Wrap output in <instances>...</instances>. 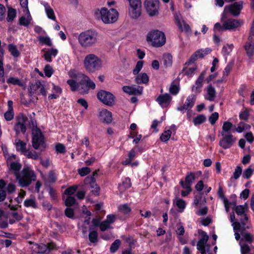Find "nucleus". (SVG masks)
<instances>
[{"mask_svg": "<svg viewBox=\"0 0 254 254\" xmlns=\"http://www.w3.org/2000/svg\"><path fill=\"white\" fill-rule=\"evenodd\" d=\"M122 89L124 92L129 95H141L142 94L143 87L134 85L131 86H124Z\"/></svg>", "mask_w": 254, "mask_h": 254, "instance_id": "ddd939ff", "label": "nucleus"}, {"mask_svg": "<svg viewBox=\"0 0 254 254\" xmlns=\"http://www.w3.org/2000/svg\"><path fill=\"white\" fill-rule=\"evenodd\" d=\"M183 26L181 20L178 18H176V23L180 31H184L185 33H190L191 32L190 25L185 21H183Z\"/></svg>", "mask_w": 254, "mask_h": 254, "instance_id": "b1692460", "label": "nucleus"}, {"mask_svg": "<svg viewBox=\"0 0 254 254\" xmlns=\"http://www.w3.org/2000/svg\"><path fill=\"white\" fill-rule=\"evenodd\" d=\"M245 206H246V208H247L246 204L245 205H240L236 206L235 211L238 215L241 216L242 215L245 213Z\"/></svg>", "mask_w": 254, "mask_h": 254, "instance_id": "e2e57ef3", "label": "nucleus"}, {"mask_svg": "<svg viewBox=\"0 0 254 254\" xmlns=\"http://www.w3.org/2000/svg\"><path fill=\"white\" fill-rule=\"evenodd\" d=\"M233 127V125L231 122L229 121L224 122L222 126V130L221 133V135H224L225 132H229Z\"/></svg>", "mask_w": 254, "mask_h": 254, "instance_id": "e433bc0d", "label": "nucleus"}, {"mask_svg": "<svg viewBox=\"0 0 254 254\" xmlns=\"http://www.w3.org/2000/svg\"><path fill=\"white\" fill-rule=\"evenodd\" d=\"M242 24V22L241 20L234 19H228L224 22L226 30L238 28L241 26Z\"/></svg>", "mask_w": 254, "mask_h": 254, "instance_id": "a211bd4d", "label": "nucleus"}, {"mask_svg": "<svg viewBox=\"0 0 254 254\" xmlns=\"http://www.w3.org/2000/svg\"><path fill=\"white\" fill-rule=\"evenodd\" d=\"M85 185H89L91 188H94V185H96V179L93 176H87L84 180Z\"/></svg>", "mask_w": 254, "mask_h": 254, "instance_id": "de8ad7c7", "label": "nucleus"}, {"mask_svg": "<svg viewBox=\"0 0 254 254\" xmlns=\"http://www.w3.org/2000/svg\"><path fill=\"white\" fill-rule=\"evenodd\" d=\"M143 61H139L137 62L134 68L133 69V74L134 75H137L139 74V71L141 70L143 65Z\"/></svg>", "mask_w": 254, "mask_h": 254, "instance_id": "6e6d98bb", "label": "nucleus"}, {"mask_svg": "<svg viewBox=\"0 0 254 254\" xmlns=\"http://www.w3.org/2000/svg\"><path fill=\"white\" fill-rule=\"evenodd\" d=\"M99 13L102 21L105 24L113 23L118 19L119 13L113 8L108 10L106 7H102Z\"/></svg>", "mask_w": 254, "mask_h": 254, "instance_id": "20e7f679", "label": "nucleus"}, {"mask_svg": "<svg viewBox=\"0 0 254 254\" xmlns=\"http://www.w3.org/2000/svg\"><path fill=\"white\" fill-rule=\"evenodd\" d=\"M67 84L70 86V90L72 92L78 91V81L75 79H68L66 81Z\"/></svg>", "mask_w": 254, "mask_h": 254, "instance_id": "c9c22d12", "label": "nucleus"}, {"mask_svg": "<svg viewBox=\"0 0 254 254\" xmlns=\"http://www.w3.org/2000/svg\"><path fill=\"white\" fill-rule=\"evenodd\" d=\"M15 120V123H22L25 124L28 121V119L24 113L20 112L16 116Z\"/></svg>", "mask_w": 254, "mask_h": 254, "instance_id": "58836bf2", "label": "nucleus"}, {"mask_svg": "<svg viewBox=\"0 0 254 254\" xmlns=\"http://www.w3.org/2000/svg\"><path fill=\"white\" fill-rule=\"evenodd\" d=\"M144 5L147 13L150 16L158 15L159 8V0H145Z\"/></svg>", "mask_w": 254, "mask_h": 254, "instance_id": "9d476101", "label": "nucleus"}, {"mask_svg": "<svg viewBox=\"0 0 254 254\" xmlns=\"http://www.w3.org/2000/svg\"><path fill=\"white\" fill-rule=\"evenodd\" d=\"M84 75V74L77 72L75 69H70L68 72L69 76L77 81L81 78V75Z\"/></svg>", "mask_w": 254, "mask_h": 254, "instance_id": "a19ab883", "label": "nucleus"}, {"mask_svg": "<svg viewBox=\"0 0 254 254\" xmlns=\"http://www.w3.org/2000/svg\"><path fill=\"white\" fill-rule=\"evenodd\" d=\"M219 118V114L217 112L213 113L208 118L210 123L213 125L215 124Z\"/></svg>", "mask_w": 254, "mask_h": 254, "instance_id": "680f3d73", "label": "nucleus"}, {"mask_svg": "<svg viewBox=\"0 0 254 254\" xmlns=\"http://www.w3.org/2000/svg\"><path fill=\"white\" fill-rule=\"evenodd\" d=\"M163 64L166 67H171L173 64V57L170 53L164 54L162 58Z\"/></svg>", "mask_w": 254, "mask_h": 254, "instance_id": "c85d7f7f", "label": "nucleus"}, {"mask_svg": "<svg viewBox=\"0 0 254 254\" xmlns=\"http://www.w3.org/2000/svg\"><path fill=\"white\" fill-rule=\"evenodd\" d=\"M146 40L154 47H161L166 43L165 34L158 30H153L147 35Z\"/></svg>", "mask_w": 254, "mask_h": 254, "instance_id": "7ed1b4c3", "label": "nucleus"}, {"mask_svg": "<svg viewBox=\"0 0 254 254\" xmlns=\"http://www.w3.org/2000/svg\"><path fill=\"white\" fill-rule=\"evenodd\" d=\"M211 52V50L210 48L200 49L196 51L190 56L189 60L186 62L185 65L187 66L190 65L195 62L198 58H203L205 56L208 55Z\"/></svg>", "mask_w": 254, "mask_h": 254, "instance_id": "f8f14e48", "label": "nucleus"}, {"mask_svg": "<svg viewBox=\"0 0 254 254\" xmlns=\"http://www.w3.org/2000/svg\"><path fill=\"white\" fill-rule=\"evenodd\" d=\"M13 129L15 131L16 134H19L20 132L25 134L27 128L25 124L15 123Z\"/></svg>", "mask_w": 254, "mask_h": 254, "instance_id": "7c9ffc66", "label": "nucleus"}, {"mask_svg": "<svg viewBox=\"0 0 254 254\" xmlns=\"http://www.w3.org/2000/svg\"><path fill=\"white\" fill-rule=\"evenodd\" d=\"M39 40L42 44H45L50 47L53 45L52 42L49 37L40 36Z\"/></svg>", "mask_w": 254, "mask_h": 254, "instance_id": "864d4df0", "label": "nucleus"}, {"mask_svg": "<svg viewBox=\"0 0 254 254\" xmlns=\"http://www.w3.org/2000/svg\"><path fill=\"white\" fill-rule=\"evenodd\" d=\"M8 51L10 53V54L14 58H17L20 55V53L18 50L16 46L13 44H8Z\"/></svg>", "mask_w": 254, "mask_h": 254, "instance_id": "2f4dec72", "label": "nucleus"}, {"mask_svg": "<svg viewBox=\"0 0 254 254\" xmlns=\"http://www.w3.org/2000/svg\"><path fill=\"white\" fill-rule=\"evenodd\" d=\"M172 100V96L168 93L159 95L155 101L163 108L168 107Z\"/></svg>", "mask_w": 254, "mask_h": 254, "instance_id": "4468645a", "label": "nucleus"}, {"mask_svg": "<svg viewBox=\"0 0 254 254\" xmlns=\"http://www.w3.org/2000/svg\"><path fill=\"white\" fill-rule=\"evenodd\" d=\"M254 171V170L252 169L251 166H250L244 170L243 174V177L247 179L250 178L252 176Z\"/></svg>", "mask_w": 254, "mask_h": 254, "instance_id": "4d7b16f0", "label": "nucleus"}, {"mask_svg": "<svg viewBox=\"0 0 254 254\" xmlns=\"http://www.w3.org/2000/svg\"><path fill=\"white\" fill-rule=\"evenodd\" d=\"M46 12L48 17L53 20L56 21V17L55 15L53 9L49 6L48 7L45 6Z\"/></svg>", "mask_w": 254, "mask_h": 254, "instance_id": "8fccbe9b", "label": "nucleus"}, {"mask_svg": "<svg viewBox=\"0 0 254 254\" xmlns=\"http://www.w3.org/2000/svg\"><path fill=\"white\" fill-rule=\"evenodd\" d=\"M209 239H199L197 244V249L201 254H206L210 250V245L207 243Z\"/></svg>", "mask_w": 254, "mask_h": 254, "instance_id": "f3484780", "label": "nucleus"}, {"mask_svg": "<svg viewBox=\"0 0 254 254\" xmlns=\"http://www.w3.org/2000/svg\"><path fill=\"white\" fill-rule=\"evenodd\" d=\"M6 82L8 84H11L14 85H18L20 87L23 86L22 82L18 78L10 77L7 79Z\"/></svg>", "mask_w": 254, "mask_h": 254, "instance_id": "49530a36", "label": "nucleus"}, {"mask_svg": "<svg viewBox=\"0 0 254 254\" xmlns=\"http://www.w3.org/2000/svg\"><path fill=\"white\" fill-rule=\"evenodd\" d=\"M76 202V200L74 197L71 196H68L64 202L65 205L67 207L73 206Z\"/></svg>", "mask_w": 254, "mask_h": 254, "instance_id": "bf43d9fd", "label": "nucleus"}, {"mask_svg": "<svg viewBox=\"0 0 254 254\" xmlns=\"http://www.w3.org/2000/svg\"><path fill=\"white\" fill-rule=\"evenodd\" d=\"M100 117L103 120V122L107 124H110L112 121V114L106 109L102 110L100 112Z\"/></svg>", "mask_w": 254, "mask_h": 254, "instance_id": "4be33fe9", "label": "nucleus"}, {"mask_svg": "<svg viewBox=\"0 0 254 254\" xmlns=\"http://www.w3.org/2000/svg\"><path fill=\"white\" fill-rule=\"evenodd\" d=\"M24 205L26 207H31L34 209L38 208V206L35 199H26L24 201Z\"/></svg>", "mask_w": 254, "mask_h": 254, "instance_id": "4c0bfd02", "label": "nucleus"}, {"mask_svg": "<svg viewBox=\"0 0 254 254\" xmlns=\"http://www.w3.org/2000/svg\"><path fill=\"white\" fill-rule=\"evenodd\" d=\"M16 180L18 181L19 185L22 188L28 187L33 181L36 180V175L34 171L29 167L24 168L21 175L15 173Z\"/></svg>", "mask_w": 254, "mask_h": 254, "instance_id": "f03ea898", "label": "nucleus"}, {"mask_svg": "<svg viewBox=\"0 0 254 254\" xmlns=\"http://www.w3.org/2000/svg\"><path fill=\"white\" fill-rule=\"evenodd\" d=\"M58 53V51L56 49L51 48L50 50L46 51L44 55V57L45 60L48 63H51L52 62V57L53 56L55 57Z\"/></svg>", "mask_w": 254, "mask_h": 254, "instance_id": "a878e982", "label": "nucleus"}, {"mask_svg": "<svg viewBox=\"0 0 254 254\" xmlns=\"http://www.w3.org/2000/svg\"><path fill=\"white\" fill-rule=\"evenodd\" d=\"M243 8L242 2H235L228 7V11L234 16L238 15Z\"/></svg>", "mask_w": 254, "mask_h": 254, "instance_id": "aec40b11", "label": "nucleus"}, {"mask_svg": "<svg viewBox=\"0 0 254 254\" xmlns=\"http://www.w3.org/2000/svg\"><path fill=\"white\" fill-rule=\"evenodd\" d=\"M120 245L121 241H120V239H116V240L112 244L110 247V251L111 253H115L118 250Z\"/></svg>", "mask_w": 254, "mask_h": 254, "instance_id": "3c124183", "label": "nucleus"}, {"mask_svg": "<svg viewBox=\"0 0 254 254\" xmlns=\"http://www.w3.org/2000/svg\"><path fill=\"white\" fill-rule=\"evenodd\" d=\"M98 99L104 104L110 107L113 106L115 104V97L111 92L101 90L97 94Z\"/></svg>", "mask_w": 254, "mask_h": 254, "instance_id": "6e6552de", "label": "nucleus"}, {"mask_svg": "<svg viewBox=\"0 0 254 254\" xmlns=\"http://www.w3.org/2000/svg\"><path fill=\"white\" fill-rule=\"evenodd\" d=\"M222 136L223 137L220 139L219 145L224 149L231 147L236 141V138L231 133L224 134Z\"/></svg>", "mask_w": 254, "mask_h": 254, "instance_id": "9b49d317", "label": "nucleus"}, {"mask_svg": "<svg viewBox=\"0 0 254 254\" xmlns=\"http://www.w3.org/2000/svg\"><path fill=\"white\" fill-rule=\"evenodd\" d=\"M245 49L248 56L249 58H251L253 56L254 52V43L252 42V40L246 43Z\"/></svg>", "mask_w": 254, "mask_h": 254, "instance_id": "cd10ccee", "label": "nucleus"}, {"mask_svg": "<svg viewBox=\"0 0 254 254\" xmlns=\"http://www.w3.org/2000/svg\"><path fill=\"white\" fill-rule=\"evenodd\" d=\"M21 165L20 163L15 162H12L10 163V166H9V169L10 170L14 171V174L15 175V173H19L18 172L21 168Z\"/></svg>", "mask_w": 254, "mask_h": 254, "instance_id": "09e8293b", "label": "nucleus"}, {"mask_svg": "<svg viewBox=\"0 0 254 254\" xmlns=\"http://www.w3.org/2000/svg\"><path fill=\"white\" fill-rule=\"evenodd\" d=\"M90 169L87 167H82L78 169V174L82 177L85 176L90 172Z\"/></svg>", "mask_w": 254, "mask_h": 254, "instance_id": "69168bd1", "label": "nucleus"}, {"mask_svg": "<svg viewBox=\"0 0 254 254\" xmlns=\"http://www.w3.org/2000/svg\"><path fill=\"white\" fill-rule=\"evenodd\" d=\"M205 74L206 71L204 70L202 71L195 81V85H192L191 87V91L194 92L196 94L200 93L202 91L203 82Z\"/></svg>", "mask_w": 254, "mask_h": 254, "instance_id": "2eb2a0df", "label": "nucleus"}, {"mask_svg": "<svg viewBox=\"0 0 254 254\" xmlns=\"http://www.w3.org/2000/svg\"><path fill=\"white\" fill-rule=\"evenodd\" d=\"M149 82V76L146 73H141L136 75L135 82L137 84H147Z\"/></svg>", "mask_w": 254, "mask_h": 254, "instance_id": "393cba45", "label": "nucleus"}, {"mask_svg": "<svg viewBox=\"0 0 254 254\" xmlns=\"http://www.w3.org/2000/svg\"><path fill=\"white\" fill-rule=\"evenodd\" d=\"M98 33L95 30H88L79 34L78 41L80 46L84 48L93 46L97 41Z\"/></svg>", "mask_w": 254, "mask_h": 254, "instance_id": "f257e3e1", "label": "nucleus"}, {"mask_svg": "<svg viewBox=\"0 0 254 254\" xmlns=\"http://www.w3.org/2000/svg\"><path fill=\"white\" fill-rule=\"evenodd\" d=\"M16 16V10L11 7H8L6 20L8 22L12 21Z\"/></svg>", "mask_w": 254, "mask_h": 254, "instance_id": "f704fd0d", "label": "nucleus"}, {"mask_svg": "<svg viewBox=\"0 0 254 254\" xmlns=\"http://www.w3.org/2000/svg\"><path fill=\"white\" fill-rule=\"evenodd\" d=\"M206 121V116L203 114H199L193 118L192 122L195 126H197L204 123Z\"/></svg>", "mask_w": 254, "mask_h": 254, "instance_id": "473e14b6", "label": "nucleus"}, {"mask_svg": "<svg viewBox=\"0 0 254 254\" xmlns=\"http://www.w3.org/2000/svg\"><path fill=\"white\" fill-rule=\"evenodd\" d=\"M56 151L58 153L64 154L66 152L65 146L62 143H58L55 147Z\"/></svg>", "mask_w": 254, "mask_h": 254, "instance_id": "0e129e2a", "label": "nucleus"}, {"mask_svg": "<svg viewBox=\"0 0 254 254\" xmlns=\"http://www.w3.org/2000/svg\"><path fill=\"white\" fill-rule=\"evenodd\" d=\"M242 173V168L240 166H237L235 169V171L233 173V178L235 180L238 179L240 176L241 175Z\"/></svg>", "mask_w": 254, "mask_h": 254, "instance_id": "774afa93", "label": "nucleus"}, {"mask_svg": "<svg viewBox=\"0 0 254 254\" xmlns=\"http://www.w3.org/2000/svg\"><path fill=\"white\" fill-rule=\"evenodd\" d=\"M129 1L130 9L129 15L130 17L134 19H137L141 13V0H127Z\"/></svg>", "mask_w": 254, "mask_h": 254, "instance_id": "1a4fd4ad", "label": "nucleus"}, {"mask_svg": "<svg viewBox=\"0 0 254 254\" xmlns=\"http://www.w3.org/2000/svg\"><path fill=\"white\" fill-rule=\"evenodd\" d=\"M180 184L182 186V187L186 190H182L181 191V195L183 197H186L187 196L191 191V188L190 187H189V188H187L186 186L184 185V181L183 180H181L180 182Z\"/></svg>", "mask_w": 254, "mask_h": 254, "instance_id": "603ef678", "label": "nucleus"}, {"mask_svg": "<svg viewBox=\"0 0 254 254\" xmlns=\"http://www.w3.org/2000/svg\"><path fill=\"white\" fill-rule=\"evenodd\" d=\"M234 65V61H231L228 63V64L225 67L224 71H223V76H227L228 75V74L230 73V71H231L232 69L233 68Z\"/></svg>", "mask_w": 254, "mask_h": 254, "instance_id": "c03bdc74", "label": "nucleus"}, {"mask_svg": "<svg viewBox=\"0 0 254 254\" xmlns=\"http://www.w3.org/2000/svg\"><path fill=\"white\" fill-rule=\"evenodd\" d=\"M8 110L4 113V117L6 121H10L14 118V113L13 109V102L9 100L7 102Z\"/></svg>", "mask_w": 254, "mask_h": 254, "instance_id": "412c9836", "label": "nucleus"}, {"mask_svg": "<svg viewBox=\"0 0 254 254\" xmlns=\"http://www.w3.org/2000/svg\"><path fill=\"white\" fill-rule=\"evenodd\" d=\"M15 146L17 151H20L23 155L25 153H27L26 143L23 141L18 140V141L15 143Z\"/></svg>", "mask_w": 254, "mask_h": 254, "instance_id": "c756f323", "label": "nucleus"}, {"mask_svg": "<svg viewBox=\"0 0 254 254\" xmlns=\"http://www.w3.org/2000/svg\"><path fill=\"white\" fill-rule=\"evenodd\" d=\"M196 179L195 173L192 172H188L185 177V182H184V185L187 188L191 186Z\"/></svg>", "mask_w": 254, "mask_h": 254, "instance_id": "5701e85b", "label": "nucleus"}, {"mask_svg": "<svg viewBox=\"0 0 254 254\" xmlns=\"http://www.w3.org/2000/svg\"><path fill=\"white\" fill-rule=\"evenodd\" d=\"M24 155L28 158L32 159L35 160H38L39 158V155L35 151H29L27 150V153H25Z\"/></svg>", "mask_w": 254, "mask_h": 254, "instance_id": "5fc2aeb1", "label": "nucleus"}, {"mask_svg": "<svg viewBox=\"0 0 254 254\" xmlns=\"http://www.w3.org/2000/svg\"><path fill=\"white\" fill-rule=\"evenodd\" d=\"M101 62L95 55L90 54L87 55L84 59V64L86 69L91 72L98 70L101 66Z\"/></svg>", "mask_w": 254, "mask_h": 254, "instance_id": "39448f33", "label": "nucleus"}, {"mask_svg": "<svg viewBox=\"0 0 254 254\" xmlns=\"http://www.w3.org/2000/svg\"><path fill=\"white\" fill-rule=\"evenodd\" d=\"M77 81L79 85L78 91L81 94H87L90 89H93L95 88V84L85 74L81 75V78Z\"/></svg>", "mask_w": 254, "mask_h": 254, "instance_id": "423d86ee", "label": "nucleus"}, {"mask_svg": "<svg viewBox=\"0 0 254 254\" xmlns=\"http://www.w3.org/2000/svg\"><path fill=\"white\" fill-rule=\"evenodd\" d=\"M172 131L170 129L165 130L160 135V139L164 142H167L171 137Z\"/></svg>", "mask_w": 254, "mask_h": 254, "instance_id": "79ce46f5", "label": "nucleus"}, {"mask_svg": "<svg viewBox=\"0 0 254 254\" xmlns=\"http://www.w3.org/2000/svg\"><path fill=\"white\" fill-rule=\"evenodd\" d=\"M45 74L46 76L50 77L54 73V70L50 64H46L44 69Z\"/></svg>", "mask_w": 254, "mask_h": 254, "instance_id": "13d9d810", "label": "nucleus"}, {"mask_svg": "<svg viewBox=\"0 0 254 254\" xmlns=\"http://www.w3.org/2000/svg\"><path fill=\"white\" fill-rule=\"evenodd\" d=\"M37 249V253L38 254H44L47 252H50L55 249L56 245L53 242L48 243L47 244L40 243L36 244Z\"/></svg>", "mask_w": 254, "mask_h": 254, "instance_id": "dca6fc26", "label": "nucleus"}, {"mask_svg": "<svg viewBox=\"0 0 254 254\" xmlns=\"http://www.w3.org/2000/svg\"><path fill=\"white\" fill-rule=\"evenodd\" d=\"M77 189V186L76 185H73L72 186H70L68 187L64 191L65 194L70 196L71 195L74 194L76 190Z\"/></svg>", "mask_w": 254, "mask_h": 254, "instance_id": "052dcab7", "label": "nucleus"}, {"mask_svg": "<svg viewBox=\"0 0 254 254\" xmlns=\"http://www.w3.org/2000/svg\"><path fill=\"white\" fill-rule=\"evenodd\" d=\"M131 186L130 179L128 178H126L122 182V184L119 185L120 190H125L129 189Z\"/></svg>", "mask_w": 254, "mask_h": 254, "instance_id": "72a5a7b5", "label": "nucleus"}, {"mask_svg": "<svg viewBox=\"0 0 254 254\" xmlns=\"http://www.w3.org/2000/svg\"><path fill=\"white\" fill-rule=\"evenodd\" d=\"M118 210L120 212H122L125 215H128L131 211L130 207L127 203L119 205L118 207Z\"/></svg>", "mask_w": 254, "mask_h": 254, "instance_id": "ea45409f", "label": "nucleus"}, {"mask_svg": "<svg viewBox=\"0 0 254 254\" xmlns=\"http://www.w3.org/2000/svg\"><path fill=\"white\" fill-rule=\"evenodd\" d=\"M207 97H205V99L210 101H213L216 96V91L211 84H209L207 88Z\"/></svg>", "mask_w": 254, "mask_h": 254, "instance_id": "bb28decb", "label": "nucleus"}, {"mask_svg": "<svg viewBox=\"0 0 254 254\" xmlns=\"http://www.w3.org/2000/svg\"><path fill=\"white\" fill-rule=\"evenodd\" d=\"M32 144L35 149H38L40 146L45 147V137L39 128H37L32 133Z\"/></svg>", "mask_w": 254, "mask_h": 254, "instance_id": "0eeeda50", "label": "nucleus"}, {"mask_svg": "<svg viewBox=\"0 0 254 254\" xmlns=\"http://www.w3.org/2000/svg\"><path fill=\"white\" fill-rule=\"evenodd\" d=\"M239 240V244L241 246V251L242 254H247L250 251V248L249 244L253 242L254 239H236Z\"/></svg>", "mask_w": 254, "mask_h": 254, "instance_id": "6ab92c4d", "label": "nucleus"}, {"mask_svg": "<svg viewBox=\"0 0 254 254\" xmlns=\"http://www.w3.org/2000/svg\"><path fill=\"white\" fill-rule=\"evenodd\" d=\"M42 84V83L41 81L39 80H36L34 83H32L29 86L30 89L31 90H33V91H30V93H32V94H34L35 92L39 89V88L41 87Z\"/></svg>", "mask_w": 254, "mask_h": 254, "instance_id": "a18cd8bd", "label": "nucleus"}, {"mask_svg": "<svg viewBox=\"0 0 254 254\" xmlns=\"http://www.w3.org/2000/svg\"><path fill=\"white\" fill-rule=\"evenodd\" d=\"M195 100V95L194 94H191L187 98L185 103L190 108V109H191L193 106Z\"/></svg>", "mask_w": 254, "mask_h": 254, "instance_id": "37998d69", "label": "nucleus"}, {"mask_svg": "<svg viewBox=\"0 0 254 254\" xmlns=\"http://www.w3.org/2000/svg\"><path fill=\"white\" fill-rule=\"evenodd\" d=\"M30 23V20L25 16H21L19 19V24L21 26L28 27Z\"/></svg>", "mask_w": 254, "mask_h": 254, "instance_id": "338daca9", "label": "nucleus"}]
</instances>
